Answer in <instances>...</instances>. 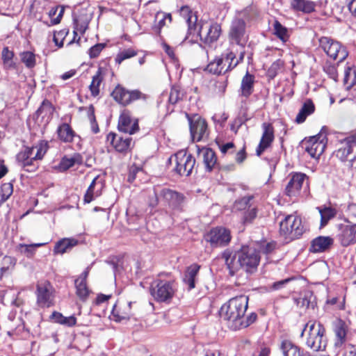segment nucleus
I'll return each mask as SVG.
<instances>
[{"mask_svg": "<svg viewBox=\"0 0 356 356\" xmlns=\"http://www.w3.org/2000/svg\"><path fill=\"white\" fill-rule=\"evenodd\" d=\"M229 274L233 276L241 269L246 273H253L257 268L260 261L259 252L250 245H243L234 254L225 250L222 254Z\"/></svg>", "mask_w": 356, "mask_h": 356, "instance_id": "nucleus-1", "label": "nucleus"}, {"mask_svg": "<svg viewBox=\"0 0 356 356\" xmlns=\"http://www.w3.org/2000/svg\"><path fill=\"white\" fill-rule=\"evenodd\" d=\"M248 305V298L245 296L231 298L221 307L220 316L230 329L240 330L241 318L244 316Z\"/></svg>", "mask_w": 356, "mask_h": 356, "instance_id": "nucleus-2", "label": "nucleus"}, {"mask_svg": "<svg viewBox=\"0 0 356 356\" xmlns=\"http://www.w3.org/2000/svg\"><path fill=\"white\" fill-rule=\"evenodd\" d=\"M308 329V334L306 338V346L315 352L323 351L327 346V338L325 337V329L320 323L314 320L309 321L306 323L301 333V336Z\"/></svg>", "mask_w": 356, "mask_h": 356, "instance_id": "nucleus-3", "label": "nucleus"}, {"mask_svg": "<svg viewBox=\"0 0 356 356\" xmlns=\"http://www.w3.org/2000/svg\"><path fill=\"white\" fill-rule=\"evenodd\" d=\"M149 290L156 302L169 303L175 294L177 287L173 280L163 279L159 275L151 283Z\"/></svg>", "mask_w": 356, "mask_h": 356, "instance_id": "nucleus-4", "label": "nucleus"}, {"mask_svg": "<svg viewBox=\"0 0 356 356\" xmlns=\"http://www.w3.org/2000/svg\"><path fill=\"white\" fill-rule=\"evenodd\" d=\"M154 192L155 200L149 203L151 207H154L161 202L172 210L181 209L184 199L182 194L170 188L159 187L154 188Z\"/></svg>", "mask_w": 356, "mask_h": 356, "instance_id": "nucleus-5", "label": "nucleus"}, {"mask_svg": "<svg viewBox=\"0 0 356 356\" xmlns=\"http://www.w3.org/2000/svg\"><path fill=\"white\" fill-rule=\"evenodd\" d=\"M168 162L173 166V170L180 176L191 175L195 165V159L186 149L178 151L172 155Z\"/></svg>", "mask_w": 356, "mask_h": 356, "instance_id": "nucleus-6", "label": "nucleus"}, {"mask_svg": "<svg viewBox=\"0 0 356 356\" xmlns=\"http://www.w3.org/2000/svg\"><path fill=\"white\" fill-rule=\"evenodd\" d=\"M235 57L236 54L232 50L222 53L220 57L210 62L206 70L214 74H225L238 65L239 61H235Z\"/></svg>", "mask_w": 356, "mask_h": 356, "instance_id": "nucleus-7", "label": "nucleus"}, {"mask_svg": "<svg viewBox=\"0 0 356 356\" xmlns=\"http://www.w3.org/2000/svg\"><path fill=\"white\" fill-rule=\"evenodd\" d=\"M319 47L327 56L338 62L343 61L348 56L345 47L339 42L328 37H321L319 39Z\"/></svg>", "mask_w": 356, "mask_h": 356, "instance_id": "nucleus-8", "label": "nucleus"}, {"mask_svg": "<svg viewBox=\"0 0 356 356\" xmlns=\"http://www.w3.org/2000/svg\"><path fill=\"white\" fill-rule=\"evenodd\" d=\"M304 226L300 217L295 215H288L280 223L281 234L295 239L300 237L304 232Z\"/></svg>", "mask_w": 356, "mask_h": 356, "instance_id": "nucleus-9", "label": "nucleus"}, {"mask_svg": "<svg viewBox=\"0 0 356 356\" xmlns=\"http://www.w3.org/2000/svg\"><path fill=\"white\" fill-rule=\"evenodd\" d=\"M221 33V26L216 22L207 23L199 22V26L193 35L198 37L206 44H211L216 42Z\"/></svg>", "mask_w": 356, "mask_h": 356, "instance_id": "nucleus-10", "label": "nucleus"}, {"mask_svg": "<svg viewBox=\"0 0 356 356\" xmlns=\"http://www.w3.org/2000/svg\"><path fill=\"white\" fill-rule=\"evenodd\" d=\"M204 238L212 248H218L227 245L232 236L229 229L223 227H216L207 232Z\"/></svg>", "mask_w": 356, "mask_h": 356, "instance_id": "nucleus-11", "label": "nucleus"}, {"mask_svg": "<svg viewBox=\"0 0 356 356\" xmlns=\"http://www.w3.org/2000/svg\"><path fill=\"white\" fill-rule=\"evenodd\" d=\"M113 98L119 104L127 106L131 103L145 99L146 95L138 90H128L120 85H118L111 93Z\"/></svg>", "mask_w": 356, "mask_h": 356, "instance_id": "nucleus-12", "label": "nucleus"}, {"mask_svg": "<svg viewBox=\"0 0 356 356\" xmlns=\"http://www.w3.org/2000/svg\"><path fill=\"white\" fill-rule=\"evenodd\" d=\"M229 40L232 44L244 47L248 42V36L245 31V23L243 19H235L233 20L229 33Z\"/></svg>", "mask_w": 356, "mask_h": 356, "instance_id": "nucleus-13", "label": "nucleus"}, {"mask_svg": "<svg viewBox=\"0 0 356 356\" xmlns=\"http://www.w3.org/2000/svg\"><path fill=\"white\" fill-rule=\"evenodd\" d=\"M325 136L318 134L303 142L305 151L311 157L317 159L324 152L326 147Z\"/></svg>", "mask_w": 356, "mask_h": 356, "instance_id": "nucleus-14", "label": "nucleus"}, {"mask_svg": "<svg viewBox=\"0 0 356 356\" xmlns=\"http://www.w3.org/2000/svg\"><path fill=\"white\" fill-rule=\"evenodd\" d=\"M186 116L193 139L196 141H200L204 137L207 136V123L206 120L197 115L190 117L186 114Z\"/></svg>", "mask_w": 356, "mask_h": 356, "instance_id": "nucleus-15", "label": "nucleus"}, {"mask_svg": "<svg viewBox=\"0 0 356 356\" xmlns=\"http://www.w3.org/2000/svg\"><path fill=\"white\" fill-rule=\"evenodd\" d=\"M356 147V134L346 137L340 141L339 147L335 152L336 156L342 161H349L353 156Z\"/></svg>", "mask_w": 356, "mask_h": 356, "instance_id": "nucleus-16", "label": "nucleus"}, {"mask_svg": "<svg viewBox=\"0 0 356 356\" xmlns=\"http://www.w3.org/2000/svg\"><path fill=\"white\" fill-rule=\"evenodd\" d=\"M118 130L130 135L135 134L139 129L138 122L137 119L132 118L131 113L127 109H124L119 118Z\"/></svg>", "mask_w": 356, "mask_h": 356, "instance_id": "nucleus-17", "label": "nucleus"}, {"mask_svg": "<svg viewBox=\"0 0 356 356\" xmlns=\"http://www.w3.org/2000/svg\"><path fill=\"white\" fill-rule=\"evenodd\" d=\"M261 127L263 130L262 136L256 149V154L259 156L271 146L275 138L274 127L272 124L264 122Z\"/></svg>", "mask_w": 356, "mask_h": 356, "instance_id": "nucleus-18", "label": "nucleus"}, {"mask_svg": "<svg viewBox=\"0 0 356 356\" xmlns=\"http://www.w3.org/2000/svg\"><path fill=\"white\" fill-rule=\"evenodd\" d=\"M52 287L45 282L37 285V303L41 307H49L53 305Z\"/></svg>", "mask_w": 356, "mask_h": 356, "instance_id": "nucleus-19", "label": "nucleus"}, {"mask_svg": "<svg viewBox=\"0 0 356 356\" xmlns=\"http://www.w3.org/2000/svg\"><path fill=\"white\" fill-rule=\"evenodd\" d=\"M338 239L343 247L356 243V223L341 225Z\"/></svg>", "mask_w": 356, "mask_h": 356, "instance_id": "nucleus-20", "label": "nucleus"}, {"mask_svg": "<svg viewBox=\"0 0 356 356\" xmlns=\"http://www.w3.org/2000/svg\"><path fill=\"white\" fill-rule=\"evenodd\" d=\"M179 12L180 15L186 20L188 25V32L185 38V40H187L189 35L195 34L199 26V23H197V16L196 12H194L188 6H181Z\"/></svg>", "mask_w": 356, "mask_h": 356, "instance_id": "nucleus-21", "label": "nucleus"}, {"mask_svg": "<svg viewBox=\"0 0 356 356\" xmlns=\"http://www.w3.org/2000/svg\"><path fill=\"white\" fill-rule=\"evenodd\" d=\"M107 141L118 152L126 153L132 143V138L129 136L123 137L115 133H109L106 137Z\"/></svg>", "mask_w": 356, "mask_h": 356, "instance_id": "nucleus-22", "label": "nucleus"}, {"mask_svg": "<svg viewBox=\"0 0 356 356\" xmlns=\"http://www.w3.org/2000/svg\"><path fill=\"white\" fill-rule=\"evenodd\" d=\"M306 178V175L303 173L297 172L293 174L286 186V194L289 197H295L298 195Z\"/></svg>", "mask_w": 356, "mask_h": 356, "instance_id": "nucleus-23", "label": "nucleus"}, {"mask_svg": "<svg viewBox=\"0 0 356 356\" xmlns=\"http://www.w3.org/2000/svg\"><path fill=\"white\" fill-rule=\"evenodd\" d=\"M131 302L118 301L113 306L112 314L116 321L129 319L132 315Z\"/></svg>", "mask_w": 356, "mask_h": 356, "instance_id": "nucleus-24", "label": "nucleus"}, {"mask_svg": "<svg viewBox=\"0 0 356 356\" xmlns=\"http://www.w3.org/2000/svg\"><path fill=\"white\" fill-rule=\"evenodd\" d=\"M198 155L202 158L206 170L211 172L217 166V157L214 151L209 147H202L197 149Z\"/></svg>", "mask_w": 356, "mask_h": 356, "instance_id": "nucleus-25", "label": "nucleus"}, {"mask_svg": "<svg viewBox=\"0 0 356 356\" xmlns=\"http://www.w3.org/2000/svg\"><path fill=\"white\" fill-rule=\"evenodd\" d=\"M89 274V268L88 267L80 276L75 280L74 284L76 288V294L82 301L86 300L90 291L87 286L86 279Z\"/></svg>", "mask_w": 356, "mask_h": 356, "instance_id": "nucleus-26", "label": "nucleus"}, {"mask_svg": "<svg viewBox=\"0 0 356 356\" xmlns=\"http://www.w3.org/2000/svg\"><path fill=\"white\" fill-rule=\"evenodd\" d=\"M108 69L106 67H99L95 74L92 77V81L89 86L91 95L94 97L98 96L100 92V86L107 74Z\"/></svg>", "mask_w": 356, "mask_h": 356, "instance_id": "nucleus-27", "label": "nucleus"}, {"mask_svg": "<svg viewBox=\"0 0 356 356\" xmlns=\"http://www.w3.org/2000/svg\"><path fill=\"white\" fill-rule=\"evenodd\" d=\"M104 187L102 180L99 176L95 177L90 184L85 195L84 202L90 203L95 197H99L102 194V190Z\"/></svg>", "mask_w": 356, "mask_h": 356, "instance_id": "nucleus-28", "label": "nucleus"}, {"mask_svg": "<svg viewBox=\"0 0 356 356\" xmlns=\"http://www.w3.org/2000/svg\"><path fill=\"white\" fill-rule=\"evenodd\" d=\"M333 242L334 240L330 236H318L312 241L309 251L314 253L326 251Z\"/></svg>", "mask_w": 356, "mask_h": 356, "instance_id": "nucleus-29", "label": "nucleus"}, {"mask_svg": "<svg viewBox=\"0 0 356 356\" xmlns=\"http://www.w3.org/2000/svg\"><path fill=\"white\" fill-rule=\"evenodd\" d=\"M280 348L283 356H306L307 355V353H304L300 347L288 339L281 341Z\"/></svg>", "mask_w": 356, "mask_h": 356, "instance_id": "nucleus-30", "label": "nucleus"}, {"mask_svg": "<svg viewBox=\"0 0 356 356\" xmlns=\"http://www.w3.org/2000/svg\"><path fill=\"white\" fill-rule=\"evenodd\" d=\"M254 75L250 74L248 72H246L241 80L239 90L241 96L248 98L252 95L254 91Z\"/></svg>", "mask_w": 356, "mask_h": 356, "instance_id": "nucleus-31", "label": "nucleus"}, {"mask_svg": "<svg viewBox=\"0 0 356 356\" xmlns=\"http://www.w3.org/2000/svg\"><path fill=\"white\" fill-rule=\"evenodd\" d=\"M318 3L309 0H291V8L298 12L311 13L315 11Z\"/></svg>", "mask_w": 356, "mask_h": 356, "instance_id": "nucleus-32", "label": "nucleus"}, {"mask_svg": "<svg viewBox=\"0 0 356 356\" xmlns=\"http://www.w3.org/2000/svg\"><path fill=\"white\" fill-rule=\"evenodd\" d=\"M314 111L315 106L313 102L309 99H307L296 115L295 120L296 122L298 124L303 123L306 120L307 116L314 113Z\"/></svg>", "mask_w": 356, "mask_h": 356, "instance_id": "nucleus-33", "label": "nucleus"}, {"mask_svg": "<svg viewBox=\"0 0 356 356\" xmlns=\"http://www.w3.org/2000/svg\"><path fill=\"white\" fill-rule=\"evenodd\" d=\"M16 264V259L10 256L0 254V279L10 273Z\"/></svg>", "mask_w": 356, "mask_h": 356, "instance_id": "nucleus-34", "label": "nucleus"}, {"mask_svg": "<svg viewBox=\"0 0 356 356\" xmlns=\"http://www.w3.org/2000/svg\"><path fill=\"white\" fill-rule=\"evenodd\" d=\"M200 266L198 264H194L187 268L184 277V282L188 286V289L191 290L195 286L196 277L198 274Z\"/></svg>", "mask_w": 356, "mask_h": 356, "instance_id": "nucleus-35", "label": "nucleus"}, {"mask_svg": "<svg viewBox=\"0 0 356 356\" xmlns=\"http://www.w3.org/2000/svg\"><path fill=\"white\" fill-rule=\"evenodd\" d=\"M58 138L64 143H70L76 136L74 131L67 123L61 124L57 129Z\"/></svg>", "mask_w": 356, "mask_h": 356, "instance_id": "nucleus-36", "label": "nucleus"}, {"mask_svg": "<svg viewBox=\"0 0 356 356\" xmlns=\"http://www.w3.org/2000/svg\"><path fill=\"white\" fill-rule=\"evenodd\" d=\"M77 243V240L74 238H63L56 243L54 252L55 254H63L71 250Z\"/></svg>", "mask_w": 356, "mask_h": 356, "instance_id": "nucleus-37", "label": "nucleus"}, {"mask_svg": "<svg viewBox=\"0 0 356 356\" xmlns=\"http://www.w3.org/2000/svg\"><path fill=\"white\" fill-rule=\"evenodd\" d=\"M14 52L9 49L8 47L3 48L1 51V59L3 68L6 70H14L17 68V65L13 60Z\"/></svg>", "mask_w": 356, "mask_h": 356, "instance_id": "nucleus-38", "label": "nucleus"}, {"mask_svg": "<svg viewBox=\"0 0 356 356\" xmlns=\"http://www.w3.org/2000/svg\"><path fill=\"white\" fill-rule=\"evenodd\" d=\"M334 333L336 335V341L334 346L340 348L346 342L347 330L345 323L340 321L335 326Z\"/></svg>", "mask_w": 356, "mask_h": 356, "instance_id": "nucleus-39", "label": "nucleus"}, {"mask_svg": "<svg viewBox=\"0 0 356 356\" xmlns=\"http://www.w3.org/2000/svg\"><path fill=\"white\" fill-rule=\"evenodd\" d=\"M45 243H32L30 245L19 243L17 249L18 252L28 258H32L35 253V248L44 245Z\"/></svg>", "mask_w": 356, "mask_h": 356, "instance_id": "nucleus-40", "label": "nucleus"}, {"mask_svg": "<svg viewBox=\"0 0 356 356\" xmlns=\"http://www.w3.org/2000/svg\"><path fill=\"white\" fill-rule=\"evenodd\" d=\"M321 216V227H325L336 215L335 209L331 207H317Z\"/></svg>", "mask_w": 356, "mask_h": 356, "instance_id": "nucleus-41", "label": "nucleus"}, {"mask_svg": "<svg viewBox=\"0 0 356 356\" xmlns=\"http://www.w3.org/2000/svg\"><path fill=\"white\" fill-rule=\"evenodd\" d=\"M273 33L283 42L289 40L288 29L277 20H275L273 23Z\"/></svg>", "mask_w": 356, "mask_h": 356, "instance_id": "nucleus-42", "label": "nucleus"}, {"mask_svg": "<svg viewBox=\"0 0 356 356\" xmlns=\"http://www.w3.org/2000/svg\"><path fill=\"white\" fill-rule=\"evenodd\" d=\"M253 199V195L243 197L235 201L234 207L238 211H246L254 205Z\"/></svg>", "mask_w": 356, "mask_h": 356, "instance_id": "nucleus-43", "label": "nucleus"}, {"mask_svg": "<svg viewBox=\"0 0 356 356\" xmlns=\"http://www.w3.org/2000/svg\"><path fill=\"white\" fill-rule=\"evenodd\" d=\"M344 84L348 88L353 87L356 83V67L348 66L344 71Z\"/></svg>", "mask_w": 356, "mask_h": 356, "instance_id": "nucleus-44", "label": "nucleus"}, {"mask_svg": "<svg viewBox=\"0 0 356 356\" xmlns=\"http://www.w3.org/2000/svg\"><path fill=\"white\" fill-rule=\"evenodd\" d=\"M82 157L79 154H74L70 157L64 156L60 161V167L63 170H67L75 164H81Z\"/></svg>", "mask_w": 356, "mask_h": 356, "instance_id": "nucleus-45", "label": "nucleus"}, {"mask_svg": "<svg viewBox=\"0 0 356 356\" xmlns=\"http://www.w3.org/2000/svg\"><path fill=\"white\" fill-rule=\"evenodd\" d=\"M54 111V108L53 107L51 103L47 100H44L41 104V106L36 111V115L38 117L42 116V118L47 117V118H51Z\"/></svg>", "mask_w": 356, "mask_h": 356, "instance_id": "nucleus-46", "label": "nucleus"}, {"mask_svg": "<svg viewBox=\"0 0 356 356\" xmlns=\"http://www.w3.org/2000/svg\"><path fill=\"white\" fill-rule=\"evenodd\" d=\"M241 14L245 20L247 22H252L257 19L259 11L255 6L251 5L243 10Z\"/></svg>", "mask_w": 356, "mask_h": 356, "instance_id": "nucleus-47", "label": "nucleus"}, {"mask_svg": "<svg viewBox=\"0 0 356 356\" xmlns=\"http://www.w3.org/2000/svg\"><path fill=\"white\" fill-rule=\"evenodd\" d=\"M22 62L28 68H33L36 64L35 55L31 51H23L20 54Z\"/></svg>", "mask_w": 356, "mask_h": 356, "instance_id": "nucleus-48", "label": "nucleus"}, {"mask_svg": "<svg viewBox=\"0 0 356 356\" xmlns=\"http://www.w3.org/2000/svg\"><path fill=\"white\" fill-rule=\"evenodd\" d=\"M34 149L31 147H25V149L19 152L16 156L17 162L19 166L24 165V162L27 159L33 156Z\"/></svg>", "mask_w": 356, "mask_h": 356, "instance_id": "nucleus-49", "label": "nucleus"}, {"mask_svg": "<svg viewBox=\"0 0 356 356\" xmlns=\"http://www.w3.org/2000/svg\"><path fill=\"white\" fill-rule=\"evenodd\" d=\"M136 55H137V51H136L135 49H134L132 48H129V49H124V50L120 51L117 54V56L115 58V60L116 63L120 64L124 60L131 58Z\"/></svg>", "mask_w": 356, "mask_h": 356, "instance_id": "nucleus-50", "label": "nucleus"}, {"mask_svg": "<svg viewBox=\"0 0 356 356\" xmlns=\"http://www.w3.org/2000/svg\"><path fill=\"white\" fill-rule=\"evenodd\" d=\"M64 13L63 7H53L49 10V15L51 18V23L53 24H58L60 23L63 15Z\"/></svg>", "mask_w": 356, "mask_h": 356, "instance_id": "nucleus-51", "label": "nucleus"}, {"mask_svg": "<svg viewBox=\"0 0 356 356\" xmlns=\"http://www.w3.org/2000/svg\"><path fill=\"white\" fill-rule=\"evenodd\" d=\"M34 149V156L38 160H41L48 149V144L45 141H41L35 147H33Z\"/></svg>", "mask_w": 356, "mask_h": 356, "instance_id": "nucleus-52", "label": "nucleus"}, {"mask_svg": "<svg viewBox=\"0 0 356 356\" xmlns=\"http://www.w3.org/2000/svg\"><path fill=\"white\" fill-rule=\"evenodd\" d=\"M156 20L158 21L159 28L161 29L164 26L171 23L172 16L170 13L159 12L156 15Z\"/></svg>", "mask_w": 356, "mask_h": 356, "instance_id": "nucleus-53", "label": "nucleus"}, {"mask_svg": "<svg viewBox=\"0 0 356 356\" xmlns=\"http://www.w3.org/2000/svg\"><path fill=\"white\" fill-rule=\"evenodd\" d=\"M323 71L329 76V77L335 81L338 78V73L335 65L329 62H326L323 65Z\"/></svg>", "mask_w": 356, "mask_h": 356, "instance_id": "nucleus-54", "label": "nucleus"}, {"mask_svg": "<svg viewBox=\"0 0 356 356\" xmlns=\"http://www.w3.org/2000/svg\"><path fill=\"white\" fill-rule=\"evenodd\" d=\"M28 161L24 162V165H20L22 168L27 172H34L38 168V161L36 158H35L34 155L27 159Z\"/></svg>", "mask_w": 356, "mask_h": 356, "instance_id": "nucleus-55", "label": "nucleus"}, {"mask_svg": "<svg viewBox=\"0 0 356 356\" xmlns=\"http://www.w3.org/2000/svg\"><path fill=\"white\" fill-rule=\"evenodd\" d=\"M183 94L181 92L178 87H172L171 88L168 101L171 104H175L182 99Z\"/></svg>", "mask_w": 356, "mask_h": 356, "instance_id": "nucleus-56", "label": "nucleus"}, {"mask_svg": "<svg viewBox=\"0 0 356 356\" xmlns=\"http://www.w3.org/2000/svg\"><path fill=\"white\" fill-rule=\"evenodd\" d=\"M257 209L255 205L248 209L244 213L243 222L244 223H251L257 217Z\"/></svg>", "mask_w": 356, "mask_h": 356, "instance_id": "nucleus-57", "label": "nucleus"}, {"mask_svg": "<svg viewBox=\"0 0 356 356\" xmlns=\"http://www.w3.org/2000/svg\"><path fill=\"white\" fill-rule=\"evenodd\" d=\"M227 86V79H220L216 81L214 84V91L218 95H222Z\"/></svg>", "mask_w": 356, "mask_h": 356, "instance_id": "nucleus-58", "label": "nucleus"}, {"mask_svg": "<svg viewBox=\"0 0 356 356\" xmlns=\"http://www.w3.org/2000/svg\"><path fill=\"white\" fill-rule=\"evenodd\" d=\"M13 191V184L11 183L3 184L1 186V199L3 201L7 200L12 195Z\"/></svg>", "mask_w": 356, "mask_h": 356, "instance_id": "nucleus-59", "label": "nucleus"}, {"mask_svg": "<svg viewBox=\"0 0 356 356\" xmlns=\"http://www.w3.org/2000/svg\"><path fill=\"white\" fill-rule=\"evenodd\" d=\"M257 318V314L254 312L250 314L245 318L244 317L241 318V325H240V329L245 328L249 325L254 323Z\"/></svg>", "mask_w": 356, "mask_h": 356, "instance_id": "nucleus-60", "label": "nucleus"}, {"mask_svg": "<svg viewBox=\"0 0 356 356\" xmlns=\"http://www.w3.org/2000/svg\"><path fill=\"white\" fill-rule=\"evenodd\" d=\"M88 118L91 122V128L92 131L94 134H97L99 132V129L98 127V124L96 122L95 117V109L92 105H90L88 111Z\"/></svg>", "mask_w": 356, "mask_h": 356, "instance_id": "nucleus-61", "label": "nucleus"}, {"mask_svg": "<svg viewBox=\"0 0 356 356\" xmlns=\"http://www.w3.org/2000/svg\"><path fill=\"white\" fill-rule=\"evenodd\" d=\"M105 47L104 44L102 43H98L95 45L92 46L90 48L88 51V54L90 56V58H95L99 56L102 51L104 49Z\"/></svg>", "mask_w": 356, "mask_h": 356, "instance_id": "nucleus-62", "label": "nucleus"}, {"mask_svg": "<svg viewBox=\"0 0 356 356\" xmlns=\"http://www.w3.org/2000/svg\"><path fill=\"white\" fill-rule=\"evenodd\" d=\"M276 243L275 242L264 243L259 247V252L264 254H270L275 248Z\"/></svg>", "mask_w": 356, "mask_h": 356, "instance_id": "nucleus-63", "label": "nucleus"}, {"mask_svg": "<svg viewBox=\"0 0 356 356\" xmlns=\"http://www.w3.org/2000/svg\"><path fill=\"white\" fill-rule=\"evenodd\" d=\"M283 65V62L281 60H277L270 67L268 73L270 76H275L277 71L281 69Z\"/></svg>", "mask_w": 356, "mask_h": 356, "instance_id": "nucleus-64", "label": "nucleus"}]
</instances>
